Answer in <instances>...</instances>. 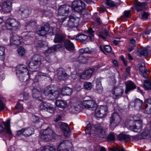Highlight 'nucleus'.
Masks as SVG:
<instances>
[{
  "instance_id": "f257e3e1",
  "label": "nucleus",
  "mask_w": 151,
  "mask_h": 151,
  "mask_svg": "<svg viewBox=\"0 0 151 151\" xmlns=\"http://www.w3.org/2000/svg\"><path fill=\"white\" fill-rule=\"evenodd\" d=\"M86 134H93L100 137H104L106 135L105 130L100 124L91 126L90 124L87 125L86 130Z\"/></svg>"
},
{
  "instance_id": "f03ea898",
  "label": "nucleus",
  "mask_w": 151,
  "mask_h": 151,
  "mask_svg": "<svg viewBox=\"0 0 151 151\" xmlns=\"http://www.w3.org/2000/svg\"><path fill=\"white\" fill-rule=\"evenodd\" d=\"M133 117L134 121L127 120L126 121L125 125L128 129L135 132H140L142 129V121L140 120H136Z\"/></svg>"
},
{
  "instance_id": "7ed1b4c3",
  "label": "nucleus",
  "mask_w": 151,
  "mask_h": 151,
  "mask_svg": "<svg viewBox=\"0 0 151 151\" xmlns=\"http://www.w3.org/2000/svg\"><path fill=\"white\" fill-rule=\"evenodd\" d=\"M16 73L18 75L19 80L22 82H25L29 78L28 70L25 65H18L17 67Z\"/></svg>"
},
{
  "instance_id": "20e7f679",
  "label": "nucleus",
  "mask_w": 151,
  "mask_h": 151,
  "mask_svg": "<svg viewBox=\"0 0 151 151\" xmlns=\"http://www.w3.org/2000/svg\"><path fill=\"white\" fill-rule=\"evenodd\" d=\"M20 23L17 20L13 18H9L5 22V26L8 30L15 31L19 27Z\"/></svg>"
},
{
  "instance_id": "39448f33",
  "label": "nucleus",
  "mask_w": 151,
  "mask_h": 151,
  "mask_svg": "<svg viewBox=\"0 0 151 151\" xmlns=\"http://www.w3.org/2000/svg\"><path fill=\"white\" fill-rule=\"evenodd\" d=\"M72 143L67 140H62L59 142L57 145V151H69L71 150Z\"/></svg>"
},
{
  "instance_id": "423d86ee",
  "label": "nucleus",
  "mask_w": 151,
  "mask_h": 151,
  "mask_svg": "<svg viewBox=\"0 0 151 151\" xmlns=\"http://www.w3.org/2000/svg\"><path fill=\"white\" fill-rule=\"evenodd\" d=\"M72 9L75 12L81 13L85 8V4L81 0H74L71 4Z\"/></svg>"
},
{
  "instance_id": "0eeeda50",
  "label": "nucleus",
  "mask_w": 151,
  "mask_h": 151,
  "mask_svg": "<svg viewBox=\"0 0 151 151\" xmlns=\"http://www.w3.org/2000/svg\"><path fill=\"white\" fill-rule=\"evenodd\" d=\"M43 93L47 97L49 98L50 99L57 98L59 94V92L57 90H54L49 86L45 87L43 91Z\"/></svg>"
},
{
  "instance_id": "6e6552de",
  "label": "nucleus",
  "mask_w": 151,
  "mask_h": 151,
  "mask_svg": "<svg viewBox=\"0 0 151 151\" xmlns=\"http://www.w3.org/2000/svg\"><path fill=\"white\" fill-rule=\"evenodd\" d=\"M121 121V118L117 113H114L111 114L110 118L109 126L111 129L118 126Z\"/></svg>"
},
{
  "instance_id": "1a4fd4ad",
  "label": "nucleus",
  "mask_w": 151,
  "mask_h": 151,
  "mask_svg": "<svg viewBox=\"0 0 151 151\" xmlns=\"http://www.w3.org/2000/svg\"><path fill=\"white\" fill-rule=\"evenodd\" d=\"M40 134L41 138L47 141L51 140L53 137V131L49 128L41 131Z\"/></svg>"
},
{
  "instance_id": "9d476101",
  "label": "nucleus",
  "mask_w": 151,
  "mask_h": 151,
  "mask_svg": "<svg viewBox=\"0 0 151 151\" xmlns=\"http://www.w3.org/2000/svg\"><path fill=\"white\" fill-rule=\"evenodd\" d=\"M41 57L39 55H34L28 64V66L30 68L34 67L38 68L41 64Z\"/></svg>"
},
{
  "instance_id": "9b49d317",
  "label": "nucleus",
  "mask_w": 151,
  "mask_h": 151,
  "mask_svg": "<svg viewBox=\"0 0 151 151\" xmlns=\"http://www.w3.org/2000/svg\"><path fill=\"white\" fill-rule=\"evenodd\" d=\"M34 132V129L24 128L16 132V134L19 136H24L28 137L33 134Z\"/></svg>"
},
{
  "instance_id": "f8f14e48",
  "label": "nucleus",
  "mask_w": 151,
  "mask_h": 151,
  "mask_svg": "<svg viewBox=\"0 0 151 151\" xmlns=\"http://www.w3.org/2000/svg\"><path fill=\"white\" fill-rule=\"evenodd\" d=\"M124 92V89L122 87L115 86L112 90V97L114 99H118L122 96Z\"/></svg>"
},
{
  "instance_id": "ddd939ff",
  "label": "nucleus",
  "mask_w": 151,
  "mask_h": 151,
  "mask_svg": "<svg viewBox=\"0 0 151 151\" xmlns=\"http://www.w3.org/2000/svg\"><path fill=\"white\" fill-rule=\"evenodd\" d=\"M11 119H9L7 120L6 122H2L1 124L4 126V127L2 125H0V133L5 131L6 133L12 136V133L10 129V122Z\"/></svg>"
},
{
  "instance_id": "4468645a",
  "label": "nucleus",
  "mask_w": 151,
  "mask_h": 151,
  "mask_svg": "<svg viewBox=\"0 0 151 151\" xmlns=\"http://www.w3.org/2000/svg\"><path fill=\"white\" fill-rule=\"evenodd\" d=\"M79 19L74 15L69 16L68 22L66 24L67 27L72 28L77 26L79 23Z\"/></svg>"
},
{
  "instance_id": "2eb2a0df",
  "label": "nucleus",
  "mask_w": 151,
  "mask_h": 151,
  "mask_svg": "<svg viewBox=\"0 0 151 151\" xmlns=\"http://www.w3.org/2000/svg\"><path fill=\"white\" fill-rule=\"evenodd\" d=\"M107 109L108 108L106 106H100L96 109L95 116L98 117H103L106 114Z\"/></svg>"
},
{
  "instance_id": "dca6fc26",
  "label": "nucleus",
  "mask_w": 151,
  "mask_h": 151,
  "mask_svg": "<svg viewBox=\"0 0 151 151\" xmlns=\"http://www.w3.org/2000/svg\"><path fill=\"white\" fill-rule=\"evenodd\" d=\"M70 7L68 5L65 4L59 6L58 11V14L61 16H66L69 12Z\"/></svg>"
},
{
  "instance_id": "f3484780",
  "label": "nucleus",
  "mask_w": 151,
  "mask_h": 151,
  "mask_svg": "<svg viewBox=\"0 0 151 151\" xmlns=\"http://www.w3.org/2000/svg\"><path fill=\"white\" fill-rule=\"evenodd\" d=\"M22 38L17 35H14L10 39V43L12 45L15 46L20 45L22 41Z\"/></svg>"
},
{
  "instance_id": "a211bd4d",
  "label": "nucleus",
  "mask_w": 151,
  "mask_h": 151,
  "mask_svg": "<svg viewBox=\"0 0 151 151\" xmlns=\"http://www.w3.org/2000/svg\"><path fill=\"white\" fill-rule=\"evenodd\" d=\"M143 112L146 114H151V99L148 98L145 100L144 103Z\"/></svg>"
},
{
  "instance_id": "6ab92c4d",
  "label": "nucleus",
  "mask_w": 151,
  "mask_h": 151,
  "mask_svg": "<svg viewBox=\"0 0 151 151\" xmlns=\"http://www.w3.org/2000/svg\"><path fill=\"white\" fill-rule=\"evenodd\" d=\"M65 39V36L61 31L56 32L55 33V37L54 39L55 43H60L63 42Z\"/></svg>"
},
{
  "instance_id": "aec40b11",
  "label": "nucleus",
  "mask_w": 151,
  "mask_h": 151,
  "mask_svg": "<svg viewBox=\"0 0 151 151\" xmlns=\"http://www.w3.org/2000/svg\"><path fill=\"white\" fill-rule=\"evenodd\" d=\"M12 2L10 0L4 1L2 6L3 11L5 13L9 12L12 9Z\"/></svg>"
},
{
  "instance_id": "412c9836",
  "label": "nucleus",
  "mask_w": 151,
  "mask_h": 151,
  "mask_svg": "<svg viewBox=\"0 0 151 151\" xmlns=\"http://www.w3.org/2000/svg\"><path fill=\"white\" fill-rule=\"evenodd\" d=\"M19 12L22 17L26 18L31 14V10L28 7L23 6L21 7Z\"/></svg>"
},
{
  "instance_id": "4be33fe9",
  "label": "nucleus",
  "mask_w": 151,
  "mask_h": 151,
  "mask_svg": "<svg viewBox=\"0 0 151 151\" xmlns=\"http://www.w3.org/2000/svg\"><path fill=\"white\" fill-rule=\"evenodd\" d=\"M125 84L126 86L125 93L126 94H127L129 91L133 90L136 87L135 83L131 81H128L125 82Z\"/></svg>"
},
{
  "instance_id": "5701e85b",
  "label": "nucleus",
  "mask_w": 151,
  "mask_h": 151,
  "mask_svg": "<svg viewBox=\"0 0 151 151\" xmlns=\"http://www.w3.org/2000/svg\"><path fill=\"white\" fill-rule=\"evenodd\" d=\"M83 106L86 108L90 109L96 108V104L92 100H85L83 101Z\"/></svg>"
},
{
  "instance_id": "b1692460",
  "label": "nucleus",
  "mask_w": 151,
  "mask_h": 151,
  "mask_svg": "<svg viewBox=\"0 0 151 151\" xmlns=\"http://www.w3.org/2000/svg\"><path fill=\"white\" fill-rule=\"evenodd\" d=\"M94 70V69L93 68L87 70L80 75V77L84 79H88L91 76Z\"/></svg>"
},
{
  "instance_id": "393cba45",
  "label": "nucleus",
  "mask_w": 151,
  "mask_h": 151,
  "mask_svg": "<svg viewBox=\"0 0 151 151\" xmlns=\"http://www.w3.org/2000/svg\"><path fill=\"white\" fill-rule=\"evenodd\" d=\"M151 50V48L150 47H142L138 50V55L140 56H146L148 55L149 52Z\"/></svg>"
},
{
  "instance_id": "a878e982",
  "label": "nucleus",
  "mask_w": 151,
  "mask_h": 151,
  "mask_svg": "<svg viewBox=\"0 0 151 151\" xmlns=\"http://www.w3.org/2000/svg\"><path fill=\"white\" fill-rule=\"evenodd\" d=\"M60 91L62 95L70 96L72 93L73 90L72 88L68 86H64L61 89Z\"/></svg>"
},
{
  "instance_id": "bb28decb",
  "label": "nucleus",
  "mask_w": 151,
  "mask_h": 151,
  "mask_svg": "<svg viewBox=\"0 0 151 151\" xmlns=\"http://www.w3.org/2000/svg\"><path fill=\"white\" fill-rule=\"evenodd\" d=\"M139 70L142 73V76L145 78H147L148 74L147 73V69L143 62H141L139 64Z\"/></svg>"
},
{
  "instance_id": "cd10ccee",
  "label": "nucleus",
  "mask_w": 151,
  "mask_h": 151,
  "mask_svg": "<svg viewBox=\"0 0 151 151\" xmlns=\"http://www.w3.org/2000/svg\"><path fill=\"white\" fill-rule=\"evenodd\" d=\"M49 29V25L46 24L42 27L41 29L37 31V34L41 36H43L47 34Z\"/></svg>"
},
{
  "instance_id": "c85d7f7f",
  "label": "nucleus",
  "mask_w": 151,
  "mask_h": 151,
  "mask_svg": "<svg viewBox=\"0 0 151 151\" xmlns=\"http://www.w3.org/2000/svg\"><path fill=\"white\" fill-rule=\"evenodd\" d=\"M60 47L59 44L55 45L49 48L48 50L45 52V54L46 56H48L50 55L52 53H53L54 52L57 51V49Z\"/></svg>"
},
{
  "instance_id": "c756f323",
  "label": "nucleus",
  "mask_w": 151,
  "mask_h": 151,
  "mask_svg": "<svg viewBox=\"0 0 151 151\" xmlns=\"http://www.w3.org/2000/svg\"><path fill=\"white\" fill-rule=\"evenodd\" d=\"M147 4L146 2L141 3L139 2H136L135 3V8L137 12L141 11L144 10L145 6Z\"/></svg>"
},
{
  "instance_id": "7c9ffc66",
  "label": "nucleus",
  "mask_w": 151,
  "mask_h": 151,
  "mask_svg": "<svg viewBox=\"0 0 151 151\" xmlns=\"http://www.w3.org/2000/svg\"><path fill=\"white\" fill-rule=\"evenodd\" d=\"M57 75L58 78L60 80H64L66 79L67 76V73L62 69H60L58 70Z\"/></svg>"
},
{
  "instance_id": "2f4dec72",
  "label": "nucleus",
  "mask_w": 151,
  "mask_h": 151,
  "mask_svg": "<svg viewBox=\"0 0 151 151\" xmlns=\"http://www.w3.org/2000/svg\"><path fill=\"white\" fill-rule=\"evenodd\" d=\"M64 47L67 50L70 51H73L75 48L73 44L69 40L65 42Z\"/></svg>"
},
{
  "instance_id": "473e14b6",
  "label": "nucleus",
  "mask_w": 151,
  "mask_h": 151,
  "mask_svg": "<svg viewBox=\"0 0 151 151\" xmlns=\"http://www.w3.org/2000/svg\"><path fill=\"white\" fill-rule=\"evenodd\" d=\"M88 38V37L86 35L79 33L76 36V40L80 42H83L86 40Z\"/></svg>"
},
{
  "instance_id": "72a5a7b5",
  "label": "nucleus",
  "mask_w": 151,
  "mask_h": 151,
  "mask_svg": "<svg viewBox=\"0 0 151 151\" xmlns=\"http://www.w3.org/2000/svg\"><path fill=\"white\" fill-rule=\"evenodd\" d=\"M143 103L142 101L139 99H137L134 101V107L136 110H140L141 109Z\"/></svg>"
},
{
  "instance_id": "f704fd0d",
  "label": "nucleus",
  "mask_w": 151,
  "mask_h": 151,
  "mask_svg": "<svg viewBox=\"0 0 151 151\" xmlns=\"http://www.w3.org/2000/svg\"><path fill=\"white\" fill-rule=\"evenodd\" d=\"M41 90H39L37 89L33 88L32 90V94L33 98L35 99H39L40 100V99H39L40 98L41 93Z\"/></svg>"
},
{
  "instance_id": "c9c22d12",
  "label": "nucleus",
  "mask_w": 151,
  "mask_h": 151,
  "mask_svg": "<svg viewBox=\"0 0 151 151\" xmlns=\"http://www.w3.org/2000/svg\"><path fill=\"white\" fill-rule=\"evenodd\" d=\"M55 104L57 107L62 108H65L67 105L66 101L63 100H57Z\"/></svg>"
},
{
  "instance_id": "e433bc0d",
  "label": "nucleus",
  "mask_w": 151,
  "mask_h": 151,
  "mask_svg": "<svg viewBox=\"0 0 151 151\" xmlns=\"http://www.w3.org/2000/svg\"><path fill=\"white\" fill-rule=\"evenodd\" d=\"M117 139L119 140H124L126 142H127L130 140V137L128 135L120 134L118 135Z\"/></svg>"
},
{
  "instance_id": "4c0bfd02",
  "label": "nucleus",
  "mask_w": 151,
  "mask_h": 151,
  "mask_svg": "<svg viewBox=\"0 0 151 151\" xmlns=\"http://www.w3.org/2000/svg\"><path fill=\"white\" fill-rule=\"evenodd\" d=\"M108 35V31L105 29L99 32V37L101 38L102 39L105 40L106 38V37H107Z\"/></svg>"
},
{
  "instance_id": "58836bf2",
  "label": "nucleus",
  "mask_w": 151,
  "mask_h": 151,
  "mask_svg": "<svg viewBox=\"0 0 151 151\" xmlns=\"http://www.w3.org/2000/svg\"><path fill=\"white\" fill-rule=\"evenodd\" d=\"M147 136V133L146 131H143L139 135H137L133 136V138L138 140L140 139H145Z\"/></svg>"
},
{
  "instance_id": "ea45409f",
  "label": "nucleus",
  "mask_w": 151,
  "mask_h": 151,
  "mask_svg": "<svg viewBox=\"0 0 151 151\" xmlns=\"http://www.w3.org/2000/svg\"><path fill=\"white\" fill-rule=\"evenodd\" d=\"M99 48L101 50L103 53H104V51L106 52L109 53L111 50V47L109 45H106L104 46H100Z\"/></svg>"
},
{
  "instance_id": "a19ab883",
  "label": "nucleus",
  "mask_w": 151,
  "mask_h": 151,
  "mask_svg": "<svg viewBox=\"0 0 151 151\" xmlns=\"http://www.w3.org/2000/svg\"><path fill=\"white\" fill-rule=\"evenodd\" d=\"M73 104L78 112H80L83 108V102L82 103L81 102H78Z\"/></svg>"
},
{
  "instance_id": "79ce46f5",
  "label": "nucleus",
  "mask_w": 151,
  "mask_h": 151,
  "mask_svg": "<svg viewBox=\"0 0 151 151\" xmlns=\"http://www.w3.org/2000/svg\"><path fill=\"white\" fill-rule=\"evenodd\" d=\"M143 87L145 89L151 90V82L150 79L144 81Z\"/></svg>"
},
{
  "instance_id": "37998d69",
  "label": "nucleus",
  "mask_w": 151,
  "mask_h": 151,
  "mask_svg": "<svg viewBox=\"0 0 151 151\" xmlns=\"http://www.w3.org/2000/svg\"><path fill=\"white\" fill-rule=\"evenodd\" d=\"M55 111V106L52 104L49 103L48 107L46 109V111L51 114L53 113Z\"/></svg>"
},
{
  "instance_id": "c03bdc74",
  "label": "nucleus",
  "mask_w": 151,
  "mask_h": 151,
  "mask_svg": "<svg viewBox=\"0 0 151 151\" xmlns=\"http://www.w3.org/2000/svg\"><path fill=\"white\" fill-rule=\"evenodd\" d=\"M42 151H55V149L49 145L44 146L41 148Z\"/></svg>"
},
{
  "instance_id": "a18cd8bd",
  "label": "nucleus",
  "mask_w": 151,
  "mask_h": 151,
  "mask_svg": "<svg viewBox=\"0 0 151 151\" xmlns=\"http://www.w3.org/2000/svg\"><path fill=\"white\" fill-rule=\"evenodd\" d=\"M49 103L46 102H43L41 103L39 106L40 110H46Z\"/></svg>"
},
{
  "instance_id": "49530a36",
  "label": "nucleus",
  "mask_w": 151,
  "mask_h": 151,
  "mask_svg": "<svg viewBox=\"0 0 151 151\" xmlns=\"http://www.w3.org/2000/svg\"><path fill=\"white\" fill-rule=\"evenodd\" d=\"M6 107V104L4 99L3 98L0 99V111H2Z\"/></svg>"
},
{
  "instance_id": "de8ad7c7",
  "label": "nucleus",
  "mask_w": 151,
  "mask_h": 151,
  "mask_svg": "<svg viewBox=\"0 0 151 151\" xmlns=\"http://www.w3.org/2000/svg\"><path fill=\"white\" fill-rule=\"evenodd\" d=\"M69 110L71 113H75L78 112L73 104H71L69 107Z\"/></svg>"
},
{
  "instance_id": "09e8293b",
  "label": "nucleus",
  "mask_w": 151,
  "mask_h": 151,
  "mask_svg": "<svg viewBox=\"0 0 151 151\" xmlns=\"http://www.w3.org/2000/svg\"><path fill=\"white\" fill-rule=\"evenodd\" d=\"M105 3L107 5L111 7H113L116 5V3L111 0H106Z\"/></svg>"
},
{
  "instance_id": "8fccbe9b",
  "label": "nucleus",
  "mask_w": 151,
  "mask_h": 151,
  "mask_svg": "<svg viewBox=\"0 0 151 151\" xmlns=\"http://www.w3.org/2000/svg\"><path fill=\"white\" fill-rule=\"evenodd\" d=\"M92 18L93 20L96 22L97 25H100L101 24V20L100 18L99 17L93 16V17Z\"/></svg>"
},
{
  "instance_id": "3c124183",
  "label": "nucleus",
  "mask_w": 151,
  "mask_h": 151,
  "mask_svg": "<svg viewBox=\"0 0 151 151\" xmlns=\"http://www.w3.org/2000/svg\"><path fill=\"white\" fill-rule=\"evenodd\" d=\"M55 31H56V32H58V31H59V29L55 27L49 28V34L50 35H52L55 34Z\"/></svg>"
},
{
  "instance_id": "603ef678",
  "label": "nucleus",
  "mask_w": 151,
  "mask_h": 151,
  "mask_svg": "<svg viewBox=\"0 0 151 151\" xmlns=\"http://www.w3.org/2000/svg\"><path fill=\"white\" fill-rule=\"evenodd\" d=\"M130 11L129 10L125 11L124 12V15L121 16V19H123L125 18H129L130 16Z\"/></svg>"
},
{
  "instance_id": "864d4df0",
  "label": "nucleus",
  "mask_w": 151,
  "mask_h": 151,
  "mask_svg": "<svg viewBox=\"0 0 151 151\" xmlns=\"http://www.w3.org/2000/svg\"><path fill=\"white\" fill-rule=\"evenodd\" d=\"M85 60V58L82 55H79L78 56V62L79 63H84Z\"/></svg>"
},
{
  "instance_id": "5fc2aeb1",
  "label": "nucleus",
  "mask_w": 151,
  "mask_h": 151,
  "mask_svg": "<svg viewBox=\"0 0 151 151\" xmlns=\"http://www.w3.org/2000/svg\"><path fill=\"white\" fill-rule=\"evenodd\" d=\"M87 32L89 35V37L91 39V37H93L94 35V31L93 30L92 28H89L88 29Z\"/></svg>"
},
{
  "instance_id": "6e6d98bb",
  "label": "nucleus",
  "mask_w": 151,
  "mask_h": 151,
  "mask_svg": "<svg viewBox=\"0 0 151 151\" xmlns=\"http://www.w3.org/2000/svg\"><path fill=\"white\" fill-rule=\"evenodd\" d=\"M17 51L19 55L22 56L24 55L25 52L24 49L22 47L18 48Z\"/></svg>"
},
{
  "instance_id": "4d7b16f0",
  "label": "nucleus",
  "mask_w": 151,
  "mask_h": 151,
  "mask_svg": "<svg viewBox=\"0 0 151 151\" xmlns=\"http://www.w3.org/2000/svg\"><path fill=\"white\" fill-rule=\"evenodd\" d=\"M84 86L85 89L89 90L91 88V83L90 82H86L84 83Z\"/></svg>"
},
{
  "instance_id": "13d9d810",
  "label": "nucleus",
  "mask_w": 151,
  "mask_h": 151,
  "mask_svg": "<svg viewBox=\"0 0 151 151\" xmlns=\"http://www.w3.org/2000/svg\"><path fill=\"white\" fill-rule=\"evenodd\" d=\"M60 128L63 131L65 130L66 129H68L69 128L68 124L65 123H62L60 125Z\"/></svg>"
},
{
  "instance_id": "bf43d9fd",
  "label": "nucleus",
  "mask_w": 151,
  "mask_h": 151,
  "mask_svg": "<svg viewBox=\"0 0 151 151\" xmlns=\"http://www.w3.org/2000/svg\"><path fill=\"white\" fill-rule=\"evenodd\" d=\"M5 50V49L4 47L2 46L0 47V59L1 58L3 59L4 54Z\"/></svg>"
},
{
  "instance_id": "052dcab7",
  "label": "nucleus",
  "mask_w": 151,
  "mask_h": 151,
  "mask_svg": "<svg viewBox=\"0 0 151 151\" xmlns=\"http://www.w3.org/2000/svg\"><path fill=\"white\" fill-rule=\"evenodd\" d=\"M95 89L98 93H101L103 91V87L101 85H96Z\"/></svg>"
},
{
  "instance_id": "680f3d73",
  "label": "nucleus",
  "mask_w": 151,
  "mask_h": 151,
  "mask_svg": "<svg viewBox=\"0 0 151 151\" xmlns=\"http://www.w3.org/2000/svg\"><path fill=\"white\" fill-rule=\"evenodd\" d=\"M40 11L46 16H50L52 15V13L49 10L45 11L43 10H40Z\"/></svg>"
},
{
  "instance_id": "e2e57ef3",
  "label": "nucleus",
  "mask_w": 151,
  "mask_h": 151,
  "mask_svg": "<svg viewBox=\"0 0 151 151\" xmlns=\"http://www.w3.org/2000/svg\"><path fill=\"white\" fill-rule=\"evenodd\" d=\"M94 52V50L92 48L86 47L85 48V53L91 54Z\"/></svg>"
},
{
  "instance_id": "0e129e2a",
  "label": "nucleus",
  "mask_w": 151,
  "mask_h": 151,
  "mask_svg": "<svg viewBox=\"0 0 151 151\" xmlns=\"http://www.w3.org/2000/svg\"><path fill=\"white\" fill-rule=\"evenodd\" d=\"M108 139L109 141H113L115 140V138L114 135L113 133L109 134L108 136Z\"/></svg>"
},
{
  "instance_id": "69168bd1",
  "label": "nucleus",
  "mask_w": 151,
  "mask_h": 151,
  "mask_svg": "<svg viewBox=\"0 0 151 151\" xmlns=\"http://www.w3.org/2000/svg\"><path fill=\"white\" fill-rule=\"evenodd\" d=\"M63 131L64 135L65 137H68L70 135V131L69 128H68V129H66L65 130H63Z\"/></svg>"
},
{
  "instance_id": "338daca9",
  "label": "nucleus",
  "mask_w": 151,
  "mask_h": 151,
  "mask_svg": "<svg viewBox=\"0 0 151 151\" xmlns=\"http://www.w3.org/2000/svg\"><path fill=\"white\" fill-rule=\"evenodd\" d=\"M108 151H124V149L123 148L121 149H119L117 147L113 149L109 148Z\"/></svg>"
},
{
  "instance_id": "774afa93",
  "label": "nucleus",
  "mask_w": 151,
  "mask_h": 151,
  "mask_svg": "<svg viewBox=\"0 0 151 151\" xmlns=\"http://www.w3.org/2000/svg\"><path fill=\"white\" fill-rule=\"evenodd\" d=\"M148 15L149 14L148 13L144 12L142 15V19L143 20L147 19L148 18Z\"/></svg>"
}]
</instances>
